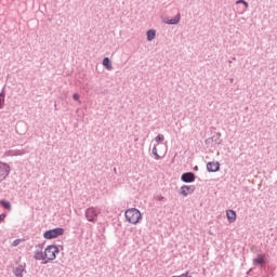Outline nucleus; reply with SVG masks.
I'll return each mask as SVG.
<instances>
[{"mask_svg": "<svg viewBox=\"0 0 277 277\" xmlns=\"http://www.w3.org/2000/svg\"><path fill=\"white\" fill-rule=\"evenodd\" d=\"M181 22V14H177L174 18H164L163 23H166L167 25H179V23Z\"/></svg>", "mask_w": 277, "mask_h": 277, "instance_id": "nucleus-9", "label": "nucleus"}, {"mask_svg": "<svg viewBox=\"0 0 277 277\" xmlns=\"http://www.w3.org/2000/svg\"><path fill=\"white\" fill-rule=\"evenodd\" d=\"M1 205H2V207H4V209H8L9 211H10V209H12V206L8 201H1Z\"/></svg>", "mask_w": 277, "mask_h": 277, "instance_id": "nucleus-16", "label": "nucleus"}, {"mask_svg": "<svg viewBox=\"0 0 277 277\" xmlns=\"http://www.w3.org/2000/svg\"><path fill=\"white\" fill-rule=\"evenodd\" d=\"M25 272V267L21 266L14 269V274L17 277H23V273Z\"/></svg>", "mask_w": 277, "mask_h": 277, "instance_id": "nucleus-12", "label": "nucleus"}, {"mask_svg": "<svg viewBox=\"0 0 277 277\" xmlns=\"http://www.w3.org/2000/svg\"><path fill=\"white\" fill-rule=\"evenodd\" d=\"M226 217H227L229 224H233L234 222L237 221V213L234 210H227Z\"/></svg>", "mask_w": 277, "mask_h": 277, "instance_id": "nucleus-8", "label": "nucleus"}, {"mask_svg": "<svg viewBox=\"0 0 277 277\" xmlns=\"http://www.w3.org/2000/svg\"><path fill=\"white\" fill-rule=\"evenodd\" d=\"M182 181L184 183H194V181H196V176L194 175V173L187 172L182 174Z\"/></svg>", "mask_w": 277, "mask_h": 277, "instance_id": "nucleus-6", "label": "nucleus"}, {"mask_svg": "<svg viewBox=\"0 0 277 277\" xmlns=\"http://www.w3.org/2000/svg\"><path fill=\"white\" fill-rule=\"evenodd\" d=\"M35 259L37 261H42V259H44V254L42 252H37Z\"/></svg>", "mask_w": 277, "mask_h": 277, "instance_id": "nucleus-15", "label": "nucleus"}, {"mask_svg": "<svg viewBox=\"0 0 277 277\" xmlns=\"http://www.w3.org/2000/svg\"><path fill=\"white\" fill-rule=\"evenodd\" d=\"M237 3H242L246 8H248V2H246L243 0H238Z\"/></svg>", "mask_w": 277, "mask_h": 277, "instance_id": "nucleus-20", "label": "nucleus"}, {"mask_svg": "<svg viewBox=\"0 0 277 277\" xmlns=\"http://www.w3.org/2000/svg\"><path fill=\"white\" fill-rule=\"evenodd\" d=\"M14 243H18V240H15Z\"/></svg>", "mask_w": 277, "mask_h": 277, "instance_id": "nucleus-23", "label": "nucleus"}, {"mask_svg": "<svg viewBox=\"0 0 277 277\" xmlns=\"http://www.w3.org/2000/svg\"><path fill=\"white\" fill-rule=\"evenodd\" d=\"M57 252H60V250L55 247V245H50L44 250V258L48 259V261H55Z\"/></svg>", "mask_w": 277, "mask_h": 277, "instance_id": "nucleus-2", "label": "nucleus"}, {"mask_svg": "<svg viewBox=\"0 0 277 277\" xmlns=\"http://www.w3.org/2000/svg\"><path fill=\"white\" fill-rule=\"evenodd\" d=\"M194 193V187L184 185L181 187V194L182 196H189V194Z\"/></svg>", "mask_w": 277, "mask_h": 277, "instance_id": "nucleus-10", "label": "nucleus"}, {"mask_svg": "<svg viewBox=\"0 0 277 277\" xmlns=\"http://www.w3.org/2000/svg\"><path fill=\"white\" fill-rule=\"evenodd\" d=\"M61 235H64V228L50 229L44 233L43 237L45 239H57V237H61Z\"/></svg>", "mask_w": 277, "mask_h": 277, "instance_id": "nucleus-3", "label": "nucleus"}, {"mask_svg": "<svg viewBox=\"0 0 277 277\" xmlns=\"http://www.w3.org/2000/svg\"><path fill=\"white\" fill-rule=\"evenodd\" d=\"M153 153H154L155 157H157V159H159V154H157V147L153 148Z\"/></svg>", "mask_w": 277, "mask_h": 277, "instance_id": "nucleus-19", "label": "nucleus"}, {"mask_svg": "<svg viewBox=\"0 0 277 277\" xmlns=\"http://www.w3.org/2000/svg\"><path fill=\"white\" fill-rule=\"evenodd\" d=\"M3 105H5V100L0 98V109H3Z\"/></svg>", "mask_w": 277, "mask_h": 277, "instance_id": "nucleus-18", "label": "nucleus"}, {"mask_svg": "<svg viewBox=\"0 0 277 277\" xmlns=\"http://www.w3.org/2000/svg\"><path fill=\"white\" fill-rule=\"evenodd\" d=\"M124 216L127 222H129V224L135 225V224H140V220H142V212H140V210L135 208H130L126 210Z\"/></svg>", "mask_w": 277, "mask_h": 277, "instance_id": "nucleus-1", "label": "nucleus"}, {"mask_svg": "<svg viewBox=\"0 0 277 277\" xmlns=\"http://www.w3.org/2000/svg\"><path fill=\"white\" fill-rule=\"evenodd\" d=\"M85 216L89 222H96L98 217V211H96L94 208H89L85 212Z\"/></svg>", "mask_w": 277, "mask_h": 277, "instance_id": "nucleus-4", "label": "nucleus"}, {"mask_svg": "<svg viewBox=\"0 0 277 277\" xmlns=\"http://www.w3.org/2000/svg\"><path fill=\"white\" fill-rule=\"evenodd\" d=\"M207 170H208V172H217V171H220V162H215V161L208 162L207 163Z\"/></svg>", "mask_w": 277, "mask_h": 277, "instance_id": "nucleus-7", "label": "nucleus"}, {"mask_svg": "<svg viewBox=\"0 0 277 277\" xmlns=\"http://www.w3.org/2000/svg\"><path fill=\"white\" fill-rule=\"evenodd\" d=\"M164 137L163 135L159 134L158 136H156V142H163Z\"/></svg>", "mask_w": 277, "mask_h": 277, "instance_id": "nucleus-17", "label": "nucleus"}, {"mask_svg": "<svg viewBox=\"0 0 277 277\" xmlns=\"http://www.w3.org/2000/svg\"><path fill=\"white\" fill-rule=\"evenodd\" d=\"M103 66H105V68H107V70H111V62L109 61V57H105L103 60Z\"/></svg>", "mask_w": 277, "mask_h": 277, "instance_id": "nucleus-13", "label": "nucleus"}, {"mask_svg": "<svg viewBox=\"0 0 277 277\" xmlns=\"http://www.w3.org/2000/svg\"><path fill=\"white\" fill-rule=\"evenodd\" d=\"M8 174H10V166L0 163V181H5Z\"/></svg>", "mask_w": 277, "mask_h": 277, "instance_id": "nucleus-5", "label": "nucleus"}, {"mask_svg": "<svg viewBox=\"0 0 277 277\" xmlns=\"http://www.w3.org/2000/svg\"><path fill=\"white\" fill-rule=\"evenodd\" d=\"M254 265H264L265 258L263 255H259L253 260Z\"/></svg>", "mask_w": 277, "mask_h": 277, "instance_id": "nucleus-11", "label": "nucleus"}, {"mask_svg": "<svg viewBox=\"0 0 277 277\" xmlns=\"http://www.w3.org/2000/svg\"><path fill=\"white\" fill-rule=\"evenodd\" d=\"M72 98H74V101H79L80 96H79V94L75 93V94L72 95Z\"/></svg>", "mask_w": 277, "mask_h": 277, "instance_id": "nucleus-21", "label": "nucleus"}, {"mask_svg": "<svg viewBox=\"0 0 277 277\" xmlns=\"http://www.w3.org/2000/svg\"><path fill=\"white\" fill-rule=\"evenodd\" d=\"M155 36H156L155 30H148V31H147V40H148L149 42L153 41V40H155Z\"/></svg>", "mask_w": 277, "mask_h": 277, "instance_id": "nucleus-14", "label": "nucleus"}, {"mask_svg": "<svg viewBox=\"0 0 277 277\" xmlns=\"http://www.w3.org/2000/svg\"><path fill=\"white\" fill-rule=\"evenodd\" d=\"M5 220V214H0V222H3Z\"/></svg>", "mask_w": 277, "mask_h": 277, "instance_id": "nucleus-22", "label": "nucleus"}]
</instances>
